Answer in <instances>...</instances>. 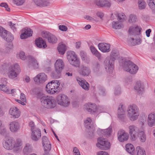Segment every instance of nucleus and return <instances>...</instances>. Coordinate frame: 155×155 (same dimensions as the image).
Masks as SVG:
<instances>
[{
	"label": "nucleus",
	"mask_w": 155,
	"mask_h": 155,
	"mask_svg": "<svg viewBox=\"0 0 155 155\" xmlns=\"http://www.w3.org/2000/svg\"><path fill=\"white\" fill-rule=\"evenodd\" d=\"M119 53L117 50H113L110 56L107 57L104 61L105 68L106 71L109 73H112L114 69V64L116 58H118Z\"/></svg>",
	"instance_id": "nucleus-1"
},
{
	"label": "nucleus",
	"mask_w": 155,
	"mask_h": 155,
	"mask_svg": "<svg viewBox=\"0 0 155 155\" xmlns=\"http://www.w3.org/2000/svg\"><path fill=\"white\" fill-rule=\"evenodd\" d=\"M22 144V142L20 139H17L15 140L12 139H7L3 143V147L6 149H13L16 152L21 149Z\"/></svg>",
	"instance_id": "nucleus-2"
},
{
	"label": "nucleus",
	"mask_w": 155,
	"mask_h": 155,
	"mask_svg": "<svg viewBox=\"0 0 155 155\" xmlns=\"http://www.w3.org/2000/svg\"><path fill=\"white\" fill-rule=\"evenodd\" d=\"M42 105L47 108H52L56 106V103L54 98L50 96H43L41 98Z\"/></svg>",
	"instance_id": "nucleus-3"
},
{
	"label": "nucleus",
	"mask_w": 155,
	"mask_h": 155,
	"mask_svg": "<svg viewBox=\"0 0 155 155\" xmlns=\"http://www.w3.org/2000/svg\"><path fill=\"white\" fill-rule=\"evenodd\" d=\"M123 62L122 66L125 71L131 74H135L137 73L138 69L137 65L129 60H125Z\"/></svg>",
	"instance_id": "nucleus-4"
},
{
	"label": "nucleus",
	"mask_w": 155,
	"mask_h": 155,
	"mask_svg": "<svg viewBox=\"0 0 155 155\" xmlns=\"http://www.w3.org/2000/svg\"><path fill=\"white\" fill-rule=\"evenodd\" d=\"M127 111L128 116L131 120L134 121L137 119L140 112L137 106L135 104L130 105L128 107Z\"/></svg>",
	"instance_id": "nucleus-5"
},
{
	"label": "nucleus",
	"mask_w": 155,
	"mask_h": 155,
	"mask_svg": "<svg viewBox=\"0 0 155 155\" xmlns=\"http://www.w3.org/2000/svg\"><path fill=\"white\" fill-rule=\"evenodd\" d=\"M60 83L57 80L52 81L46 85V90L50 94H53L60 90Z\"/></svg>",
	"instance_id": "nucleus-6"
},
{
	"label": "nucleus",
	"mask_w": 155,
	"mask_h": 155,
	"mask_svg": "<svg viewBox=\"0 0 155 155\" xmlns=\"http://www.w3.org/2000/svg\"><path fill=\"white\" fill-rule=\"evenodd\" d=\"M20 69L19 65L16 64L13 66L10 67L8 69V77L11 79H15L18 76Z\"/></svg>",
	"instance_id": "nucleus-7"
},
{
	"label": "nucleus",
	"mask_w": 155,
	"mask_h": 155,
	"mask_svg": "<svg viewBox=\"0 0 155 155\" xmlns=\"http://www.w3.org/2000/svg\"><path fill=\"white\" fill-rule=\"evenodd\" d=\"M67 58L70 64L76 67L80 65V61L76 54L73 51H70L67 53Z\"/></svg>",
	"instance_id": "nucleus-8"
},
{
	"label": "nucleus",
	"mask_w": 155,
	"mask_h": 155,
	"mask_svg": "<svg viewBox=\"0 0 155 155\" xmlns=\"http://www.w3.org/2000/svg\"><path fill=\"white\" fill-rule=\"evenodd\" d=\"M57 101L58 104L64 107L68 106L70 104L68 97L64 94L59 95L57 97Z\"/></svg>",
	"instance_id": "nucleus-9"
},
{
	"label": "nucleus",
	"mask_w": 155,
	"mask_h": 155,
	"mask_svg": "<svg viewBox=\"0 0 155 155\" xmlns=\"http://www.w3.org/2000/svg\"><path fill=\"white\" fill-rule=\"evenodd\" d=\"M97 146L101 150H107L110 147V143L105 138H98Z\"/></svg>",
	"instance_id": "nucleus-10"
},
{
	"label": "nucleus",
	"mask_w": 155,
	"mask_h": 155,
	"mask_svg": "<svg viewBox=\"0 0 155 155\" xmlns=\"http://www.w3.org/2000/svg\"><path fill=\"white\" fill-rule=\"evenodd\" d=\"M129 132L132 139L135 140L137 138L138 135L140 131L139 128L134 125H131L128 127Z\"/></svg>",
	"instance_id": "nucleus-11"
},
{
	"label": "nucleus",
	"mask_w": 155,
	"mask_h": 155,
	"mask_svg": "<svg viewBox=\"0 0 155 155\" xmlns=\"http://www.w3.org/2000/svg\"><path fill=\"white\" fill-rule=\"evenodd\" d=\"M28 61V66L29 68L32 67L34 69H38L39 67V63L33 56L29 55L27 56Z\"/></svg>",
	"instance_id": "nucleus-12"
},
{
	"label": "nucleus",
	"mask_w": 155,
	"mask_h": 155,
	"mask_svg": "<svg viewBox=\"0 0 155 155\" xmlns=\"http://www.w3.org/2000/svg\"><path fill=\"white\" fill-rule=\"evenodd\" d=\"M42 37L47 39L48 42L52 44L56 43L57 41V38L51 33L46 31L42 33Z\"/></svg>",
	"instance_id": "nucleus-13"
},
{
	"label": "nucleus",
	"mask_w": 155,
	"mask_h": 155,
	"mask_svg": "<svg viewBox=\"0 0 155 155\" xmlns=\"http://www.w3.org/2000/svg\"><path fill=\"white\" fill-rule=\"evenodd\" d=\"M9 114L14 119L18 118L21 115L20 110L17 107H13L10 108L9 111Z\"/></svg>",
	"instance_id": "nucleus-14"
},
{
	"label": "nucleus",
	"mask_w": 155,
	"mask_h": 155,
	"mask_svg": "<svg viewBox=\"0 0 155 155\" xmlns=\"http://www.w3.org/2000/svg\"><path fill=\"white\" fill-rule=\"evenodd\" d=\"M141 30L140 27L134 25L130 27L129 32L130 35H138L141 34Z\"/></svg>",
	"instance_id": "nucleus-15"
},
{
	"label": "nucleus",
	"mask_w": 155,
	"mask_h": 155,
	"mask_svg": "<svg viewBox=\"0 0 155 155\" xmlns=\"http://www.w3.org/2000/svg\"><path fill=\"white\" fill-rule=\"evenodd\" d=\"M47 76L44 73H41L35 77L34 80L37 84L44 83L47 80Z\"/></svg>",
	"instance_id": "nucleus-16"
},
{
	"label": "nucleus",
	"mask_w": 155,
	"mask_h": 155,
	"mask_svg": "<svg viewBox=\"0 0 155 155\" xmlns=\"http://www.w3.org/2000/svg\"><path fill=\"white\" fill-rule=\"evenodd\" d=\"M84 108L91 113L93 114L96 111L97 108L95 104L88 103L84 105Z\"/></svg>",
	"instance_id": "nucleus-17"
},
{
	"label": "nucleus",
	"mask_w": 155,
	"mask_h": 155,
	"mask_svg": "<svg viewBox=\"0 0 155 155\" xmlns=\"http://www.w3.org/2000/svg\"><path fill=\"white\" fill-rule=\"evenodd\" d=\"M64 67V64L63 61L61 59H58L54 64L55 71L58 74H60L62 71Z\"/></svg>",
	"instance_id": "nucleus-18"
},
{
	"label": "nucleus",
	"mask_w": 155,
	"mask_h": 155,
	"mask_svg": "<svg viewBox=\"0 0 155 155\" xmlns=\"http://www.w3.org/2000/svg\"><path fill=\"white\" fill-rule=\"evenodd\" d=\"M118 137L119 140L121 142L127 140L129 137L128 134L122 130H120L118 131Z\"/></svg>",
	"instance_id": "nucleus-19"
},
{
	"label": "nucleus",
	"mask_w": 155,
	"mask_h": 155,
	"mask_svg": "<svg viewBox=\"0 0 155 155\" xmlns=\"http://www.w3.org/2000/svg\"><path fill=\"white\" fill-rule=\"evenodd\" d=\"M31 139L35 141H38L41 137V131L40 129L38 128H35V129L31 131Z\"/></svg>",
	"instance_id": "nucleus-20"
},
{
	"label": "nucleus",
	"mask_w": 155,
	"mask_h": 155,
	"mask_svg": "<svg viewBox=\"0 0 155 155\" xmlns=\"http://www.w3.org/2000/svg\"><path fill=\"white\" fill-rule=\"evenodd\" d=\"M43 145L45 152H49L51 149V144L46 136H43L42 138Z\"/></svg>",
	"instance_id": "nucleus-21"
},
{
	"label": "nucleus",
	"mask_w": 155,
	"mask_h": 155,
	"mask_svg": "<svg viewBox=\"0 0 155 155\" xmlns=\"http://www.w3.org/2000/svg\"><path fill=\"white\" fill-rule=\"evenodd\" d=\"M76 80L82 88L86 91L89 90V85L86 80L78 77L77 78Z\"/></svg>",
	"instance_id": "nucleus-22"
},
{
	"label": "nucleus",
	"mask_w": 155,
	"mask_h": 155,
	"mask_svg": "<svg viewBox=\"0 0 155 155\" xmlns=\"http://www.w3.org/2000/svg\"><path fill=\"white\" fill-rule=\"evenodd\" d=\"M110 45L105 43H101L98 44V47L103 52H108L110 51Z\"/></svg>",
	"instance_id": "nucleus-23"
},
{
	"label": "nucleus",
	"mask_w": 155,
	"mask_h": 155,
	"mask_svg": "<svg viewBox=\"0 0 155 155\" xmlns=\"http://www.w3.org/2000/svg\"><path fill=\"white\" fill-rule=\"evenodd\" d=\"M134 89L139 94H142L144 91V87L140 81H137L134 87Z\"/></svg>",
	"instance_id": "nucleus-24"
},
{
	"label": "nucleus",
	"mask_w": 155,
	"mask_h": 155,
	"mask_svg": "<svg viewBox=\"0 0 155 155\" xmlns=\"http://www.w3.org/2000/svg\"><path fill=\"white\" fill-rule=\"evenodd\" d=\"M147 124L150 127L155 125V112H152L148 115Z\"/></svg>",
	"instance_id": "nucleus-25"
},
{
	"label": "nucleus",
	"mask_w": 155,
	"mask_h": 155,
	"mask_svg": "<svg viewBox=\"0 0 155 155\" xmlns=\"http://www.w3.org/2000/svg\"><path fill=\"white\" fill-rule=\"evenodd\" d=\"M22 33L20 35V38L21 39L27 38L32 35L33 31L30 28L24 29L22 30Z\"/></svg>",
	"instance_id": "nucleus-26"
},
{
	"label": "nucleus",
	"mask_w": 155,
	"mask_h": 155,
	"mask_svg": "<svg viewBox=\"0 0 155 155\" xmlns=\"http://www.w3.org/2000/svg\"><path fill=\"white\" fill-rule=\"evenodd\" d=\"M125 108L122 105H120L118 109L117 115L119 119L121 120H124L125 117Z\"/></svg>",
	"instance_id": "nucleus-27"
},
{
	"label": "nucleus",
	"mask_w": 155,
	"mask_h": 155,
	"mask_svg": "<svg viewBox=\"0 0 155 155\" xmlns=\"http://www.w3.org/2000/svg\"><path fill=\"white\" fill-rule=\"evenodd\" d=\"M79 72L83 76H88L90 73L91 70L89 68L82 65L80 68Z\"/></svg>",
	"instance_id": "nucleus-28"
},
{
	"label": "nucleus",
	"mask_w": 155,
	"mask_h": 155,
	"mask_svg": "<svg viewBox=\"0 0 155 155\" xmlns=\"http://www.w3.org/2000/svg\"><path fill=\"white\" fill-rule=\"evenodd\" d=\"M32 1L36 5L39 6H47L50 4L48 0H32Z\"/></svg>",
	"instance_id": "nucleus-29"
},
{
	"label": "nucleus",
	"mask_w": 155,
	"mask_h": 155,
	"mask_svg": "<svg viewBox=\"0 0 155 155\" xmlns=\"http://www.w3.org/2000/svg\"><path fill=\"white\" fill-rule=\"evenodd\" d=\"M10 129L11 131L13 132H16L19 128V124L17 122L13 121L11 122L9 124Z\"/></svg>",
	"instance_id": "nucleus-30"
},
{
	"label": "nucleus",
	"mask_w": 155,
	"mask_h": 155,
	"mask_svg": "<svg viewBox=\"0 0 155 155\" xmlns=\"http://www.w3.org/2000/svg\"><path fill=\"white\" fill-rule=\"evenodd\" d=\"M35 41L36 45L39 48H45L47 47L45 42L41 38L36 39Z\"/></svg>",
	"instance_id": "nucleus-31"
},
{
	"label": "nucleus",
	"mask_w": 155,
	"mask_h": 155,
	"mask_svg": "<svg viewBox=\"0 0 155 155\" xmlns=\"http://www.w3.org/2000/svg\"><path fill=\"white\" fill-rule=\"evenodd\" d=\"M96 4L97 6L101 7H110L111 5L110 2L108 0H99L97 2Z\"/></svg>",
	"instance_id": "nucleus-32"
},
{
	"label": "nucleus",
	"mask_w": 155,
	"mask_h": 155,
	"mask_svg": "<svg viewBox=\"0 0 155 155\" xmlns=\"http://www.w3.org/2000/svg\"><path fill=\"white\" fill-rule=\"evenodd\" d=\"M32 150V146L29 143H27L23 149V152L25 154H28L31 152Z\"/></svg>",
	"instance_id": "nucleus-33"
},
{
	"label": "nucleus",
	"mask_w": 155,
	"mask_h": 155,
	"mask_svg": "<svg viewBox=\"0 0 155 155\" xmlns=\"http://www.w3.org/2000/svg\"><path fill=\"white\" fill-rule=\"evenodd\" d=\"M137 3L139 9L143 10L146 8L147 4L143 0H138Z\"/></svg>",
	"instance_id": "nucleus-34"
},
{
	"label": "nucleus",
	"mask_w": 155,
	"mask_h": 155,
	"mask_svg": "<svg viewBox=\"0 0 155 155\" xmlns=\"http://www.w3.org/2000/svg\"><path fill=\"white\" fill-rule=\"evenodd\" d=\"M112 28L116 29H119L123 27V25L118 21H113L112 23Z\"/></svg>",
	"instance_id": "nucleus-35"
},
{
	"label": "nucleus",
	"mask_w": 155,
	"mask_h": 155,
	"mask_svg": "<svg viewBox=\"0 0 155 155\" xmlns=\"http://www.w3.org/2000/svg\"><path fill=\"white\" fill-rule=\"evenodd\" d=\"M90 49L93 54L99 58L101 57V54L94 46H91L90 47Z\"/></svg>",
	"instance_id": "nucleus-36"
},
{
	"label": "nucleus",
	"mask_w": 155,
	"mask_h": 155,
	"mask_svg": "<svg viewBox=\"0 0 155 155\" xmlns=\"http://www.w3.org/2000/svg\"><path fill=\"white\" fill-rule=\"evenodd\" d=\"M147 3L153 13L155 14V2L153 0H149Z\"/></svg>",
	"instance_id": "nucleus-37"
},
{
	"label": "nucleus",
	"mask_w": 155,
	"mask_h": 155,
	"mask_svg": "<svg viewBox=\"0 0 155 155\" xmlns=\"http://www.w3.org/2000/svg\"><path fill=\"white\" fill-rule=\"evenodd\" d=\"M58 50L60 54L62 55L64 54L66 50L65 45L64 44L59 45L58 47Z\"/></svg>",
	"instance_id": "nucleus-38"
},
{
	"label": "nucleus",
	"mask_w": 155,
	"mask_h": 155,
	"mask_svg": "<svg viewBox=\"0 0 155 155\" xmlns=\"http://www.w3.org/2000/svg\"><path fill=\"white\" fill-rule=\"evenodd\" d=\"M126 148L127 151L130 154L133 153L134 148L133 145L131 144H127L126 145Z\"/></svg>",
	"instance_id": "nucleus-39"
},
{
	"label": "nucleus",
	"mask_w": 155,
	"mask_h": 155,
	"mask_svg": "<svg viewBox=\"0 0 155 155\" xmlns=\"http://www.w3.org/2000/svg\"><path fill=\"white\" fill-rule=\"evenodd\" d=\"M137 137H138L140 140L142 142H145L146 140V135L144 132L142 131H141L139 133Z\"/></svg>",
	"instance_id": "nucleus-40"
},
{
	"label": "nucleus",
	"mask_w": 155,
	"mask_h": 155,
	"mask_svg": "<svg viewBox=\"0 0 155 155\" xmlns=\"http://www.w3.org/2000/svg\"><path fill=\"white\" fill-rule=\"evenodd\" d=\"M9 32L7 31L4 30L2 27H0V36L4 40Z\"/></svg>",
	"instance_id": "nucleus-41"
},
{
	"label": "nucleus",
	"mask_w": 155,
	"mask_h": 155,
	"mask_svg": "<svg viewBox=\"0 0 155 155\" xmlns=\"http://www.w3.org/2000/svg\"><path fill=\"white\" fill-rule=\"evenodd\" d=\"M112 127H110L107 129L102 130V133L104 135L109 136L112 132Z\"/></svg>",
	"instance_id": "nucleus-42"
},
{
	"label": "nucleus",
	"mask_w": 155,
	"mask_h": 155,
	"mask_svg": "<svg viewBox=\"0 0 155 155\" xmlns=\"http://www.w3.org/2000/svg\"><path fill=\"white\" fill-rule=\"evenodd\" d=\"M137 151V155H146L144 149L140 147H137L136 149Z\"/></svg>",
	"instance_id": "nucleus-43"
},
{
	"label": "nucleus",
	"mask_w": 155,
	"mask_h": 155,
	"mask_svg": "<svg viewBox=\"0 0 155 155\" xmlns=\"http://www.w3.org/2000/svg\"><path fill=\"white\" fill-rule=\"evenodd\" d=\"M0 90L3 91L7 94L10 93V91L8 87L4 84L0 85Z\"/></svg>",
	"instance_id": "nucleus-44"
},
{
	"label": "nucleus",
	"mask_w": 155,
	"mask_h": 155,
	"mask_svg": "<svg viewBox=\"0 0 155 155\" xmlns=\"http://www.w3.org/2000/svg\"><path fill=\"white\" fill-rule=\"evenodd\" d=\"M92 121L91 119L89 117L87 118V120L84 121L85 127L87 129L91 128V123Z\"/></svg>",
	"instance_id": "nucleus-45"
},
{
	"label": "nucleus",
	"mask_w": 155,
	"mask_h": 155,
	"mask_svg": "<svg viewBox=\"0 0 155 155\" xmlns=\"http://www.w3.org/2000/svg\"><path fill=\"white\" fill-rule=\"evenodd\" d=\"M7 35L5 40L8 42L12 41L14 39L13 36L10 32H8Z\"/></svg>",
	"instance_id": "nucleus-46"
},
{
	"label": "nucleus",
	"mask_w": 155,
	"mask_h": 155,
	"mask_svg": "<svg viewBox=\"0 0 155 155\" xmlns=\"http://www.w3.org/2000/svg\"><path fill=\"white\" fill-rule=\"evenodd\" d=\"M137 16L134 15H130L129 19V22L130 23L135 22L137 21Z\"/></svg>",
	"instance_id": "nucleus-47"
},
{
	"label": "nucleus",
	"mask_w": 155,
	"mask_h": 155,
	"mask_svg": "<svg viewBox=\"0 0 155 155\" xmlns=\"http://www.w3.org/2000/svg\"><path fill=\"white\" fill-rule=\"evenodd\" d=\"M118 18L120 21H122L125 19V15L123 13H121L118 15Z\"/></svg>",
	"instance_id": "nucleus-48"
},
{
	"label": "nucleus",
	"mask_w": 155,
	"mask_h": 155,
	"mask_svg": "<svg viewBox=\"0 0 155 155\" xmlns=\"http://www.w3.org/2000/svg\"><path fill=\"white\" fill-rule=\"evenodd\" d=\"M18 55L20 59L23 60H25L26 58V57L25 55V53L23 51H20Z\"/></svg>",
	"instance_id": "nucleus-49"
},
{
	"label": "nucleus",
	"mask_w": 155,
	"mask_h": 155,
	"mask_svg": "<svg viewBox=\"0 0 155 155\" xmlns=\"http://www.w3.org/2000/svg\"><path fill=\"white\" fill-rule=\"evenodd\" d=\"M80 54L82 58V59L83 60H85L87 58V54L85 51H80Z\"/></svg>",
	"instance_id": "nucleus-50"
},
{
	"label": "nucleus",
	"mask_w": 155,
	"mask_h": 155,
	"mask_svg": "<svg viewBox=\"0 0 155 155\" xmlns=\"http://www.w3.org/2000/svg\"><path fill=\"white\" fill-rule=\"evenodd\" d=\"M0 6L3 7H4L5 9L8 11H10V9L8 8V5L5 3H2L0 4Z\"/></svg>",
	"instance_id": "nucleus-51"
},
{
	"label": "nucleus",
	"mask_w": 155,
	"mask_h": 155,
	"mask_svg": "<svg viewBox=\"0 0 155 155\" xmlns=\"http://www.w3.org/2000/svg\"><path fill=\"white\" fill-rule=\"evenodd\" d=\"M58 28L59 30L63 31H66L68 30L67 26L64 25H60Z\"/></svg>",
	"instance_id": "nucleus-52"
},
{
	"label": "nucleus",
	"mask_w": 155,
	"mask_h": 155,
	"mask_svg": "<svg viewBox=\"0 0 155 155\" xmlns=\"http://www.w3.org/2000/svg\"><path fill=\"white\" fill-rule=\"evenodd\" d=\"M25 1V0H14L15 3L18 5H22Z\"/></svg>",
	"instance_id": "nucleus-53"
},
{
	"label": "nucleus",
	"mask_w": 155,
	"mask_h": 155,
	"mask_svg": "<svg viewBox=\"0 0 155 155\" xmlns=\"http://www.w3.org/2000/svg\"><path fill=\"white\" fill-rule=\"evenodd\" d=\"M29 126L31 127V131H32L35 129V128H35V124L34 122L32 121H31L29 122Z\"/></svg>",
	"instance_id": "nucleus-54"
},
{
	"label": "nucleus",
	"mask_w": 155,
	"mask_h": 155,
	"mask_svg": "<svg viewBox=\"0 0 155 155\" xmlns=\"http://www.w3.org/2000/svg\"><path fill=\"white\" fill-rule=\"evenodd\" d=\"M6 130L4 127L2 125L0 126V134H4L6 132Z\"/></svg>",
	"instance_id": "nucleus-55"
},
{
	"label": "nucleus",
	"mask_w": 155,
	"mask_h": 155,
	"mask_svg": "<svg viewBox=\"0 0 155 155\" xmlns=\"http://www.w3.org/2000/svg\"><path fill=\"white\" fill-rule=\"evenodd\" d=\"M134 40H135V39H134V38H131L129 40L131 43L130 45H131L134 46L139 44V43L136 42L134 41Z\"/></svg>",
	"instance_id": "nucleus-56"
},
{
	"label": "nucleus",
	"mask_w": 155,
	"mask_h": 155,
	"mask_svg": "<svg viewBox=\"0 0 155 155\" xmlns=\"http://www.w3.org/2000/svg\"><path fill=\"white\" fill-rule=\"evenodd\" d=\"M73 152L75 153V155H80V153L77 148L75 147L73 149Z\"/></svg>",
	"instance_id": "nucleus-57"
},
{
	"label": "nucleus",
	"mask_w": 155,
	"mask_h": 155,
	"mask_svg": "<svg viewBox=\"0 0 155 155\" xmlns=\"http://www.w3.org/2000/svg\"><path fill=\"white\" fill-rule=\"evenodd\" d=\"M20 99L23 102H25L26 101V98L25 95L22 93H21V94Z\"/></svg>",
	"instance_id": "nucleus-58"
},
{
	"label": "nucleus",
	"mask_w": 155,
	"mask_h": 155,
	"mask_svg": "<svg viewBox=\"0 0 155 155\" xmlns=\"http://www.w3.org/2000/svg\"><path fill=\"white\" fill-rule=\"evenodd\" d=\"M120 93V88L119 86L117 87V89H115L114 93L116 95H118Z\"/></svg>",
	"instance_id": "nucleus-59"
},
{
	"label": "nucleus",
	"mask_w": 155,
	"mask_h": 155,
	"mask_svg": "<svg viewBox=\"0 0 155 155\" xmlns=\"http://www.w3.org/2000/svg\"><path fill=\"white\" fill-rule=\"evenodd\" d=\"M97 15L101 19H102V18L104 16L103 13L101 12H97L96 13Z\"/></svg>",
	"instance_id": "nucleus-60"
},
{
	"label": "nucleus",
	"mask_w": 155,
	"mask_h": 155,
	"mask_svg": "<svg viewBox=\"0 0 155 155\" xmlns=\"http://www.w3.org/2000/svg\"><path fill=\"white\" fill-rule=\"evenodd\" d=\"M8 23L9 25L14 31L16 30V28L15 26V24H13L11 22H9Z\"/></svg>",
	"instance_id": "nucleus-61"
},
{
	"label": "nucleus",
	"mask_w": 155,
	"mask_h": 155,
	"mask_svg": "<svg viewBox=\"0 0 155 155\" xmlns=\"http://www.w3.org/2000/svg\"><path fill=\"white\" fill-rule=\"evenodd\" d=\"M97 155H109L106 152L103 151H99L97 153Z\"/></svg>",
	"instance_id": "nucleus-62"
},
{
	"label": "nucleus",
	"mask_w": 155,
	"mask_h": 155,
	"mask_svg": "<svg viewBox=\"0 0 155 155\" xmlns=\"http://www.w3.org/2000/svg\"><path fill=\"white\" fill-rule=\"evenodd\" d=\"M151 31V30L150 29H148L146 30L145 32L146 36L147 37H150V34Z\"/></svg>",
	"instance_id": "nucleus-63"
},
{
	"label": "nucleus",
	"mask_w": 155,
	"mask_h": 155,
	"mask_svg": "<svg viewBox=\"0 0 155 155\" xmlns=\"http://www.w3.org/2000/svg\"><path fill=\"white\" fill-rule=\"evenodd\" d=\"M85 18L89 20L92 21L94 20V18H92L91 17L89 16H86V17Z\"/></svg>",
	"instance_id": "nucleus-64"
}]
</instances>
